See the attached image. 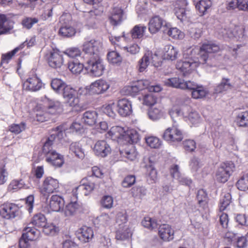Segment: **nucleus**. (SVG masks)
Wrapping results in <instances>:
<instances>
[{"instance_id":"nucleus-1","label":"nucleus","mask_w":248,"mask_h":248,"mask_svg":"<svg viewBox=\"0 0 248 248\" xmlns=\"http://www.w3.org/2000/svg\"><path fill=\"white\" fill-rule=\"evenodd\" d=\"M220 47L217 44L212 43L203 44L200 47L189 48L183 54V60L178 61L176 65L177 69L182 73L184 76H187L197 67L200 63H207L212 65L210 62L209 54L219 51Z\"/></svg>"},{"instance_id":"nucleus-2","label":"nucleus","mask_w":248,"mask_h":248,"mask_svg":"<svg viewBox=\"0 0 248 248\" xmlns=\"http://www.w3.org/2000/svg\"><path fill=\"white\" fill-rule=\"evenodd\" d=\"M164 82L169 87L191 90L192 97L196 99L204 98L209 93L207 89L203 86L191 81H185L184 79L178 77L166 79Z\"/></svg>"},{"instance_id":"nucleus-3","label":"nucleus","mask_w":248,"mask_h":248,"mask_svg":"<svg viewBox=\"0 0 248 248\" xmlns=\"http://www.w3.org/2000/svg\"><path fill=\"white\" fill-rule=\"evenodd\" d=\"M82 50L90 57L100 56V53L102 49V44L98 40L95 39H85L82 46Z\"/></svg>"},{"instance_id":"nucleus-4","label":"nucleus","mask_w":248,"mask_h":248,"mask_svg":"<svg viewBox=\"0 0 248 248\" xmlns=\"http://www.w3.org/2000/svg\"><path fill=\"white\" fill-rule=\"evenodd\" d=\"M85 68L88 73L95 77H100L103 74L105 66L100 56L90 57L85 63Z\"/></svg>"},{"instance_id":"nucleus-5","label":"nucleus","mask_w":248,"mask_h":248,"mask_svg":"<svg viewBox=\"0 0 248 248\" xmlns=\"http://www.w3.org/2000/svg\"><path fill=\"white\" fill-rule=\"evenodd\" d=\"M71 20V16L69 14H63L60 17V22L62 26L59 30V34L65 37H71L74 36L76 33V29L72 27Z\"/></svg>"},{"instance_id":"nucleus-6","label":"nucleus","mask_w":248,"mask_h":248,"mask_svg":"<svg viewBox=\"0 0 248 248\" xmlns=\"http://www.w3.org/2000/svg\"><path fill=\"white\" fill-rule=\"evenodd\" d=\"M234 165L231 162L222 163L218 168L216 172V179L220 183L227 182L234 170Z\"/></svg>"},{"instance_id":"nucleus-7","label":"nucleus","mask_w":248,"mask_h":248,"mask_svg":"<svg viewBox=\"0 0 248 248\" xmlns=\"http://www.w3.org/2000/svg\"><path fill=\"white\" fill-rule=\"evenodd\" d=\"M59 188L58 180L51 177H47L43 181L40 187V191L44 196H48L53 193L58 192Z\"/></svg>"},{"instance_id":"nucleus-8","label":"nucleus","mask_w":248,"mask_h":248,"mask_svg":"<svg viewBox=\"0 0 248 248\" xmlns=\"http://www.w3.org/2000/svg\"><path fill=\"white\" fill-rule=\"evenodd\" d=\"M163 138L170 143L180 142L183 139L182 131L178 128L177 124H173L170 127L168 128L164 132Z\"/></svg>"},{"instance_id":"nucleus-9","label":"nucleus","mask_w":248,"mask_h":248,"mask_svg":"<svg viewBox=\"0 0 248 248\" xmlns=\"http://www.w3.org/2000/svg\"><path fill=\"white\" fill-rule=\"evenodd\" d=\"M94 183L91 180L83 179L81 181V184L73 189L72 193L74 199H77L78 194L87 196L94 189Z\"/></svg>"},{"instance_id":"nucleus-10","label":"nucleus","mask_w":248,"mask_h":248,"mask_svg":"<svg viewBox=\"0 0 248 248\" xmlns=\"http://www.w3.org/2000/svg\"><path fill=\"white\" fill-rule=\"evenodd\" d=\"M19 207L15 203H6L2 204L0 208V216L5 219L15 218L19 214Z\"/></svg>"},{"instance_id":"nucleus-11","label":"nucleus","mask_w":248,"mask_h":248,"mask_svg":"<svg viewBox=\"0 0 248 248\" xmlns=\"http://www.w3.org/2000/svg\"><path fill=\"white\" fill-rule=\"evenodd\" d=\"M109 83L105 80L98 79L86 87V90L91 94L103 93L109 88Z\"/></svg>"},{"instance_id":"nucleus-12","label":"nucleus","mask_w":248,"mask_h":248,"mask_svg":"<svg viewBox=\"0 0 248 248\" xmlns=\"http://www.w3.org/2000/svg\"><path fill=\"white\" fill-rule=\"evenodd\" d=\"M45 58L48 65L53 68H60L63 62L62 55L57 50H52L47 52Z\"/></svg>"},{"instance_id":"nucleus-13","label":"nucleus","mask_w":248,"mask_h":248,"mask_svg":"<svg viewBox=\"0 0 248 248\" xmlns=\"http://www.w3.org/2000/svg\"><path fill=\"white\" fill-rule=\"evenodd\" d=\"M42 87L41 80L36 75L30 76L23 83V89L30 92H37Z\"/></svg>"},{"instance_id":"nucleus-14","label":"nucleus","mask_w":248,"mask_h":248,"mask_svg":"<svg viewBox=\"0 0 248 248\" xmlns=\"http://www.w3.org/2000/svg\"><path fill=\"white\" fill-rule=\"evenodd\" d=\"M157 55L153 54V52L148 50L145 51L143 56L138 62V70L140 72H143L146 70L147 68L151 63H154Z\"/></svg>"},{"instance_id":"nucleus-15","label":"nucleus","mask_w":248,"mask_h":248,"mask_svg":"<svg viewBox=\"0 0 248 248\" xmlns=\"http://www.w3.org/2000/svg\"><path fill=\"white\" fill-rule=\"evenodd\" d=\"M76 91L74 88L67 85L61 92L67 103L71 107H76L79 104V100L76 96Z\"/></svg>"},{"instance_id":"nucleus-16","label":"nucleus","mask_w":248,"mask_h":248,"mask_svg":"<svg viewBox=\"0 0 248 248\" xmlns=\"http://www.w3.org/2000/svg\"><path fill=\"white\" fill-rule=\"evenodd\" d=\"M190 109V107L188 106L183 105L181 107L173 106L170 110V115L173 122V124H177V121L184 117L186 118L187 113Z\"/></svg>"},{"instance_id":"nucleus-17","label":"nucleus","mask_w":248,"mask_h":248,"mask_svg":"<svg viewBox=\"0 0 248 248\" xmlns=\"http://www.w3.org/2000/svg\"><path fill=\"white\" fill-rule=\"evenodd\" d=\"M167 23L163 18L158 16L151 18L148 23V29L152 34H155L161 29L162 31L167 28Z\"/></svg>"},{"instance_id":"nucleus-18","label":"nucleus","mask_w":248,"mask_h":248,"mask_svg":"<svg viewBox=\"0 0 248 248\" xmlns=\"http://www.w3.org/2000/svg\"><path fill=\"white\" fill-rule=\"evenodd\" d=\"M123 36H115V37H111L109 38L110 41L111 43L121 49L126 51V52H129L132 54H136L139 53L140 51V47L137 44H133L130 46L129 47L123 46L121 43H120V41L123 39L124 37V32L123 33Z\"/></svg>"},{"instance_id":"nucleus-19","label":"nucleus","mask_w":248,"mask_h":248,"mask_svg":"<svg viewBox=\"0 0 248 248\" xmlns=\"http://www.w3.org/2000/svg\"><path fill=\"white\" fill-rule=\"evenodd\" d=\"M93 150L96 155L104 157L110 154L111 148L105 140H101L95 143Z\"/></svg>"},{"instance_id":"nucleus-20","label":"nucleus","mask_w":248,"mask_h":248,"mask_svg":"<svg viewBox=\"0 0 248 248\" xmlns=\"http://www.w3.org/2000/svg\"><path fill=\"white\" fill-rule=\"evenodd\" d=\"M159 237L164 241H170L174 238V231L169 224H162L158 228Z\"/></svg>"},{"instance_id":"nucleus-21","label":"nucleus","mask_w":248,"mask_h":248,"mask_svg":"<svg viewBox=\"0 0 248 248\" xmlns=\"http://www.w3.org/2000/svg\"><path fill=\"white\" fill-rule=\"evenodd\" d=\"M150 84V81L148 80H140L136 81L127 87L128 93L134 96L140 91L146 89V87Z\"/></svg>"},{"instance_id":"nucleus-22","label":"nucleus","mask_w":248,"mask_h":248,"mask_svg":"<svg viewBox=\"0 0 248 248\" xmlns=\"http://www.w3.org/2000/svg\"><path fill=\"white\" fill-rule=\"evenodd\" d=\"M64 205V200L57 195H52L49 200V208L54 212H61Z\"/></svg>"},{"instance_id":"nucleus-23","label":"nucleus","mask_w":248,"mask_h":248,"mask_svg":"<svg viewBox=\"0 0 248 248\" xmlns=\"http://www.w3.org/2000/svg\"><path fill=\"white\" fill-rule=\"evenodd\" d=\"M93 229L86 226L82 227L77 232L78 239L83 243L90 242L93 238Z\"/></svg>"},{"instance_id":"nucleus-24","label":"nucleus","mask_w":248,"mask_h":248,"mask_svg":"<svg viewBox=\"0 0 248 248\" xmlns=\"http://www.w3.org/2000/svg\"><path fill=\"white\" fill-rule=\"evenodd\" d=\"M118 112L122 116L129 115L132 112V105L128 99L124 98L117 102Z\"/></svg>"},{"instance_id":"nucleus-25","label":"nucleus","mask_w":248,"mask_h":248,"mask_svg":"<svg viewBox=\"0 0 248 248\" xmlns=\"http://www.w3.org/2000/svg\"><path fill=\"white\" fill-rule=\"evenodd\" d=\"M108 135L113 140L126 139L129 134H127L124 128L121 126H113L108 132Z\"/></svg>"},{"instance_id":"nucleus-26","label":"nucleus","mask_w":248,"mask_h":248,"mask_svg":"<svg viewBox=\"0 0 248 248\" xmlns=\"http://www.w3.org/2000/svg\"><path fill=\"white\" fill-rule=\"evenodd\" d=\"M62 105L58 101H53L46 98L45 101V108L46 113L56 114L62 111Z\"/></svg>"},{"instance_id":"nucleus-27","label":"nucleus","mask_w":248,"mask_h":248,"mask_svg":"<svg viewBox=\"0 0 248 248\" xmlns=\"http://www.w3.org/2000/svg\"><path fill=\"white\" fill-rule=\"evenodd\" d=\"M124 18L123 10L120 7H114L109 18L110 23L114 26L120 24Z\"/></svg>"},{"instance_id":"nucleus-28","label":"nucleus","mask_w":248,"mask_h":248,"mask_svg":"<svg viewBox=\"0 0 248 248\" xmlns=\"http://www.w3.org/2000/svg\"><path fill=\"white\" fill-rule=\"evenodd\" d=\"M46 160L56 167H61L64 163L63 156L56 151L52 152L50 155L47 156Z\"/></svg>"},{"instance_id":"nucleus-29","label":"nucleus","mask_w":248,"mask_h":248,"mask_svg":"<svg viewBox=\"0 0 248 248\" xmlns=\"http://www.w3.org/2000/svg\"><path fill=\"white\" fill-rule=\"evenodd\" d=\"M163 53L165 59L173 61L177 58L179 51L173 46L167 45L164 46Z\"/></svg>"},{"instance_id":"nucleus-30","label":"nucleus","mask_w":248,"mask_h":248,"mask_svg":"<svg viewBox=\"0 0 248 248\" xmlns=\"http://www.w3.org/2000/svg\"><path fill=\"white\" fill-rule=\"evenodd\" d=\"M132 233L129 227L126 225L120 227L116 233V239L118 240L124 241L128 240L131 236Z\"/></svg>"},{"instance_id":"nucleus-31","label":"nucleus","mask_w":248,"mask_h":248,"mask_svg":"<svg viewBox=\"0 0 248 248\" xmlns=\"http://www.w3.org/2000/svg\"><path fill=\"white\" fill-rule=\"evenodd\" d=\"M98 115L95 111L89 110L85 112L82 117V121L86 124L92 126L96 124Z\"/></svg>"},{"instance_id":"nucleus-32","label":"nucleus","mask_w":248,"mask_h":248,"mask_svg":"<svg viewBox=\"0 0 248 248\" xmlns=\"http://www.w3.org/2000/svg\"><path fill=\"white\" fill-rule=\"evenodd\" d=\"M212 1L210 0H201L195 5L196 10L200 16L206 14L207 10L212 6Z\"/></svg>"},{"instance_id":"nucleus-33","label":"nucleus","mask_w":248,"mask_h":248,"mask_svg":"<svg viewBox=\"0 0 248 248\" xmlns=\"http://www.w3.org/2000/svg\"><path fill=\"white\" fill-rule=\"evenodd\" d=\"M69 151L79 158L83 159L85 156L84 151L78 142H72L69 146Z\"/></svg>"},{"instance_id":"nucleus-34","label":"nucleus","mask_w":248,"mask_h":248,"mask_svg":"<svg viewBox=\"0 0 248 248\" xmlns=\"http://www.w3.org/2000/svg\"><path fill=\"white\" fill-rule=\"evenodd\" d=\"M80 206L76 202H72L67 204L65 208H63L62 212L66 217H71L75 215L78 210Z\"/></svg>"},{"instance_id":"nucleus-35","label":"nucleus","mask_w":248,"mask_h":248,"mask_svg":"<svg viewBox=\"0 0 248 248\" xmlns=\"http://www.w3.org/2000/svg\"><path fill=\"white\" fill-rule=\"evenodd\" d=\"M29 226L24 228L22 234H25L28 240H35L39 237L40 232L35 228Z\"/></svg>"},{"instance_id":"nucleus-36","label":"nucleus","mask_w":248,"mask_h":248,"mask_svg":"<svg viewBox=\"0 0 248 248\" xmlns=\"http://www.w3.org/2000/svg\"><path fill=\"white\" fill-rule=\"evenodd\" d=\"M146 26L142 24L135 25L131 30L130 32L133 39L141 38L146 31Z\"/></svg>"},{"instance_id":"nucleus-37","label":"nucleus","mask_w":248,"mask_h":248,"mask_svg":"<svg viewBox=\"0 0 248 248\" xmlns=\"http://www.w3.org/2000/svg\"><path fill=\"white\" fill-rule=\"evenodd\" d=\"M233 85L228 78H223L220 83L216 87L215 91L217 93H222L232 89Z\"/></svg>"},{"instance_id":"nucleus-38","label":"nucleus","mask_w":248,"mask_h":248,"mask_svg":"<svg viewBox=\"0 0 248 248\" xmlns=\"http://www.w3.org/2000/svg\"><path fill=\"white\" fill-rule=\"evenodd\" d=\"M120 152L122 156L124 157L130 161L135 160L138 155V153L133 145H130L129 148L124 151H120Z\"/></svg>"},{"instance_id":"nucleus-39","label":"nucleus","mask_w":248,"mask_h":248,"mask_svg":"<svg viewBox=\"0 0 248 248\" xmlns=\"http://www.w3.org/2000/svg\"><path fill=\"white\" fill-rule=\"evenodd\" d=\"M197 199L198 203L204 210L208 207V198L207 193L203 189L198 190L197 195Z\"/></svg>"},{"instance_id":"nucleus-40","label":"nucleus","mask_w":248,"mask_h":248,"mask_svg":"<svg viewBox=\"0 0 248 248\" xmlns=\"http://www.w3.org/2000/svg\"><path fill=\"white\" fill-rule=\"evenodd\" d=\"M185 119L186 121H188L193 125H197L201 121L199 114L195 111H193L191 108L189 112L187 113V117Z\"/></svg>"},{"instance_id":"nucleus-41","label":"nucleus","mask_w":248,"mask_h":248,"mask_svg":"<svg viewBox=\"0 0 248 248\" xmlns=\"http://www.w3.org/2000/svg\"><path fill=\"white\" fill-rule=\"evenodd\" d=\"M46 220L45 216L42 214L39 213L34 216L31 223L28 225L32 224L36 227H43L46 224Z\"/></svg>"},{"instance_id":"nucleus-42","label":"nucleus","mask_w":248,"mask_h":248,"mask_svg":"<svg viewBox=\"0 0 248 248\" xmlns=\"http://www.w3.org/2000/svg\"><path fill=\"white\" fill-rule=\"evenodd\" d=\"M147 181L150 184L155 183L157 180V173L152 165L147 166Z\"/></svg>"},{"instance_id":"nucleus-43","label":"nucleus","mask_w":248,"mask_h":248,"mask_svg":"<svg viewBox=\"0 0 248 248\" xmlns=\"http://www.w3.org/2000/svg\"><path fill=\"white\" fill-rule=\"evenodd\" d=\"M163 32L175 39H181L184 37V34L181 31L177 28H169L168 25H167V28L163 30Z\"/></svg>"},{"instance_id":"nucleus-44","label":"nucleus","mask_w":248,"mask_h":248,"mask_svg":"<svg viewBox=\"0 0 248 248\" xmlns=\"http://www.w3.org/2000/svg\"><path fill=\"white\" fill-rule=\"evenodd\" d=\"M108 62L113 64L120 65L122 62V57L116 51L109 52L107 54Z\"/></svg>"},{"instance_id":"nucleus-45","label":"nucleus","mask_w":248,"mask_h":248,"mask_svg":"<svg viewBox=\"0 0 248 248\" xmlns=\"http://www.w3.org/2000/svg\"><path fill=\"white\" fill-rule=\"evenodd\" d=\"M85 67V64L77 61H73L69 62L68 68L72 73L75 74H79Z\"/></svg>"},{"instance_id":"nucleus-46","label":"nucleus","mask_w":248,"mask_h":248,"mask_svg":"<svg viewBox=\"0 0 248 248\" xmlns=\"http://www.w3.org/2000/svg\"><path fill=\"white\" fill-rule=\"evenodd\" d=\"M174 10L177 18L182 22L187 20L189 11H186L185 8L175 7Z\"/></svg>"},{"instance_id":"nucleus-47","label":"nucleus","mask_w":248,"mask_h":248,"mask_svg":"<svg viewBox=\"0 0 248 248\" xmlns=\"http://www.w3.org/2000/svg\"><path fill=\"white\" fill-rule=\"evenodd\" d=\"M66 85L64 82L59 78L53 79L51 82L52 89L58 93H61Z\"/></svg>"},{"instance_id":"nucleus-48","label":"nucleus","mask_w":248,"mask_h":248,"mask_svg":"<svg viewBox=\"0 0 248 248\" xmlns=\"http://www.w3.org/2000/svg\"><path fill=\"white\" fill-rule=\"evenodd\" d=\"M54 140V138L53 137V135H51L44 144L42 150L43 152L46 155V156L50 155L52 152L55 151L52 150V147Z\"/></svg>"},{"instance_id":"nucleus-49","label":"nucleus","mask_w":248,"mask_h":248,"mask_svg":"<svg viewBox=\"0 0 248 248\" xmlns=\"http://www.w3.org/2000/svg\"><path fill=\"white\" fill-rule=\"evenodd\" d=\"M145 141L147 145L152 148L157 149L160 148L162 145L160 140L154 136L145 138Z\"/></svg>"},{"instance_id":"nucleus-50","label":"nucleus","mask_w":248,"mask_h":248,"mask_svg":"<svg viewBox=\"0 0 248 248\" xmlns=\"http://www.w3.org/2000/svg\"><path fill=\"white\" fill-rule=\"evenodd\" d=\"M142 225L150 230H153L157 228L158 224L155 219H153L149 217H146L142 221Z\"/></svg>"},{"instance_id":"nucleus-51","label":"nucleus","mask_w":248,"mask_h":248,"mask_svg":"<svg viewBox=\"0 0 248 248\" xmlns=\"http://www.w3.org/2000/svg\"><path fill=\"white\" fill-rule=\"evenodd\" d=\"M139 100H142V104L146 106H152L154 105L156 102V99L154 97L153 93H149L142 95V97H138Z\"/></svg>"},{"instance_id":"nucleus-52","label":"nucleus","mask_w":248,"mask_h":248,"mask_svg":"<svg viewBox=\"0 0 248 248\" xmlns=\"http://www.w3.org/2000/svg\"><path fill=\"white\" fill-rule=\"evenodd\" d=\"M236 122L239 126L248 127V112L245 111L239 114L236 119Z\"/></svg>"},{"instance_id":"nucleus-53","label":"nucleus","mask_w":248,"mask_h":248,"mask_svg":"<svg viewBox=\"0 0 248 248\" xmlns=\"http://www.w3.org/2000/svg\"><path fill=\"white\" fill-rule=\"evenodd\" d=\"M59 231V227L53 223H46L43 227V232L46 235H54Z\"/></svg>"},{"instance_id":"nucleus-54","label":"nucleus","mask_w":248,"mask_h":248,"mask_svg":"<svg viewBox=\"0 0 248 248\" xmlns=\"http://www.w3.org/2000/svg\"><path fill=\"white\" fill-rule=\"evenodd\" d=\"M11 28L8 26L5 15L0 14V34L8 32Z\"/></svg>"},{"instance_id":"nucleus-55","label":"nucleus","mask_w":248,"mask_h":248,"mask_svg":"<svg viewBox=\"0 0 248 248\" xmlns=\"http://www.w3.org/2000/svg\"><path fill=\"white\" fill-rule=\"evenodd\" d=\"M131 193L133 197L141 199L145 195L146 190L143 186H134L131 189Z\"/></svg>"},{"instance_id":"nucleus-56","label":"nucleus","mask_w":248,"mask_h":248,"mask_svg":"<svg viewBox=\"0 0 248 248\" xmlns=\"http://www.w3.org/2000/svg\"><path fill=\"white\" fill-rule=\"evenodd\" d=\"M236 186L240 190L245 191L248 189V174L242 176L237 181Z\"/></svg>"},{"instance_id":"nucleus-57","label":"nucleus","mask_w":248,"mask_h":248,"mask_svg":"<svg viewBox=\"0 0 248 248\" xmlns=\"http://www.w3.org/2000/svg\"><path fill=\"white\" fill-rule=\"evenodd\" d=\"M66 130L68 133L80 134L83 131V126L80 123L73 122Z\"/></svg>"},{"instance_id":"nucleus-58","label":"nucleus","mask_w":248,"mask_h":248,"mask_svg":"<svg viewBox=\"0 0 248 248\" xmlns=\"http://www.w3.org/2000/svg\"><path fill=\"white\" fill-rule=\"evenodd\" d=\"M64 54L70 58H76L81 54L80 49L76 47L69 48L65 50Z\"/></svg>"},{"instance_id":"nucleus-59","label":"nucleus","mask_w":248,"mask_h":248,"mask_svg":"<svg viewBox=\"0 0 248 248\" xmlns=\"http://www.w3.org/2000/svg\"><path fill=\"white\" fill-rule=\"evenodd\" d=\"M25 186V184L22 180H13L10 184L8 186V189L10 191H16L21 188H22Z\"/></svg>"},{"instance_id":"nucleus-60","label":"nucleus","mask_w":248,"mask_h":248,"mask_svg":"<svg viewBox=\"0 0 248 248\" xmlns=\"http://www.w3.org/2000/svg\"><path fill=\"white\" fill-rule=\"evenodd\" d=\"M26 128V124L22 122L19 124H12L9 126V131L15 134H18Z\"/></svg>"},{"instance_id":"nucleus-61","label":"nucleus","mask_w":248,"mask_h":248,"mask_svg":"<svg viewBox=\"0 0 248 248\" xmlns=\"http://www.w3.org/2000/svg\"><path fill=\"white\" fill-rule=\"evenodd\" d=\"M149 118L153 121L159 119L161 117L160 110L156 108H151L148 112Z\"/></svg>"},{"instance_id":"nucleus-62","label":"nucleus","mask_w":248,"mask_h":248,"mask_svg":"<svg viewBox=\"0 0 248 248\" xmlns=\"http://www.w3.org/2000/svg\"><path fill=\"white\" fill-rule=\"evenodd\" d=\"M65 128L62 126H59L56 127L53 130V133L51 135H53L54 140L57 138L59 140L62 139L65 136Z\"/></svg>"},{"instance_id":"nucleus-63","label":"nucleus","mask_w":248,"mask_h":248,"mask_svg":"<svg viewBox=\"0 0 248 248\" xmlns=\"http://www.w3.org/2000/svg\"><path fill=\"white\" fill-rule=\"evenodd\" d=\"M231 202V195L229 194H225L220 200L219 210L224 211L229 205Z\"/></svg>"},{"instance_id":"nucleus-64","label":"nucleus","mask_w":248,"mask_h":248,"mask_svg":"<svg viewBox=\"0 0 248 248\" xmlns=\"http://www.w3.org/2000/svg\"><path fill=\"white\" fill-rule=\"evenodd\" d=\"M217 31L220 36L224 38H232L234 34L232 31L226 28L222 27H218L217 29Z\"/></svg>"}]
</instances>
